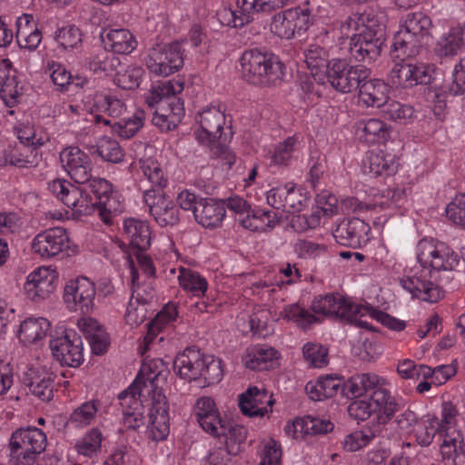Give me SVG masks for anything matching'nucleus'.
I'll return each mask as SVG.
<instances>
[{
  "label": "nucleus",
  "instance_id": "obj_55",
  "mask_svg": "<svg viewBox=\"0 0 465 465\" xmlns=\"http://www.w3.org/2000/svg\"><path fill=\"white\" fill-rule=\"evenodd\" d=\"M94 105L99 112L114 118L120 117L126 111L125 104L116 95L112 94L97 95Z\"/></svg>",
  "mask_w": 465,
  "mask_h": 465
},
{
  "label": "nucleus",
  "instance_id": "obj_46",
  "mask_svg": "<svg viewBox=\"0 0 465 465\" xmlns=\"http://www.w3.org/2000/svg\"><path fill=\"white\" fill-rule=\"evenodd\" d=\"M303 56L312 74H317L322 68L327 69L328 64L331 62L328 60V52L317 44H312L305 47Z\"/></svg>",
  "mask_w": 465,
  "mask_h": 465
},
{
  "label": "nucleus",
  "instance_id": "obj_7",
  "mask_svg": "<svg viewBox=\"0 0 465 465\" xmlns=\"http://www.w3.org/2000/svg\"><path fill=\"white\" fill-rule=\"evenodd\" d=\"M311 310L315 314L331 315L346 322L350 324L375 331L376 329L366 321H362L364 316L362 304H356L341 295L327 294L325 296L315 297L312 302Z\"/></svg>",
  "mask_w": 465,
  "mask_h": 465
},
{
  "label": "nucleus",
  "instance_id": "obj_26",
  "mask_svg": "<svg viewBox=\"0 0 465 465\" xmlns=\"http://www.w3.org/2000/svg\"><path fill=\"white\" fill-rule=\"evenodd\" d=\"M343 380L332 374L319 377L305 385L306 393L312 401H323L335 396L339 391L342 392Z\"/></svg>",
  "mask_w": 465,
  "mask_h": 465
},
{
  "label": "nucleus",
  "instance_id": "obj_11",
  "mask_svg": "<svg viewBox=\"0 0 465 465\" xmlns=\"http://www.w3.org/2000/svg\"><path fill=\"white\" fill-rule=\"evenodd\" d=\"M325 73L331 87L342 94L359 90L361 82L370 77V70L365 66L350 65L341 59L331 60Z\"/></svg>",
  "mask_w": 465,
  "mask_h": 465
},
{
  "label": "nucleus",
  "instance_id": "obj_35",
  "mask_svg": "<svg viewBox=\"0 0 465 465\" xmlns=\"http://www.w3.org/2000/svg\"><path fill=\"white\" fill-rule=\"evenodd\" d=\"M49 327L50 323L45 318L25 319L20 324L18 338L25 345L35 343L45 337Z\"/></svg>",
  "mask_w": 465,
  "mask_h": 465
},
{
  "label": "nucleus",
  "instance_id": "obj_24",
  "mask_svg": "<svg viewBox=\"0 0 465 465\" xmlns=\"http://www.w3.org/2000/svg\"><path fill=\"white\" fill-rule=\"evenodd\" d=\"M225 204L213 198H200L194 210L195 221L205 228L217 227L225 216Z\"/></svg>",
  "mask_w": 465,
  "mask_h": 465
},
{
  "label": "nucleus",
  "instance_id": "obj_52",
  "mask_svg": "<svg viewBox=\"0 0 465 465\" xmlns=\"http://www.w3.org/2000/svg\"><path fill=\"white\" fill-rule=\"evenodd\" d=\"M97 154L104 160L113 163H118L124 160V153L119 143L107 136H104L96 147Z\"/></svg>",
  "mask_w": 465,
  "mask_h": 465
},
{
  "label": "nucleus",
  "instance_id": "obj_51",
  "mask_svg": "<svg viewBox=\"0 0 465 465\" xmlns=\"http://www.w3.org/2000/svg\"><path fill=\"white\" fill-rule=\"evenodd\" d=\"M435 423H438V417L428 414L425 415L423 421L411 430L414 432L416 441L419 445L428 447L431 444L436 432L439 431Z\"/></svg>",
  "mask_w": 465,
  "mask_h": 465
},
{
  "label": "nucleus",
  "instance_id": "obj_48",
  "mask_svg": "<svg viewBox=\"0 0 465 465\" xmlns=\"http://www.w3.org/2000/svg\"><path fill=\"white\" fill-rule=\"evenodd\" d=\"M144 112L137 111L132 117L122 119L112 124V130L122 138L133 137L143 125Z\"/></svg>",
  "mask_w": 465,
  "mask_h": 465
},
{
  "label": "nucleus",
  "instance_id": "obj_27",
  "mask_svg": "<svg viewBox=\"0 0 465 465\" xmlns=\"http://www.w3.org/2000/svg\"><path fill=\"white\" fill-rule=\"evenodd\" d=\"M102 43L106 50L114 54H128L136 47L134 36L127 29H110L101 34Z\"/></svg>",
  "mask_w": 465,
  "mask_h": 465
},
{
  "label": "nucleus",
  "instance_id": "obj_36",
  "mask_svg": "<svg viewBox=\"0 0 465 465\" xmlns=\"http://www.w3.org/2000/svg\"><path fill=\"white\" fill-rule=\"evenodd\" d=\"M278 222L277 214L262 209L251 210V213L239 219V223L252 232L272 230Z\"/></svg>",
  "mask_w": 465,
  "mask_h": 465
},
{
  "label": "nucleus",
  "instance_id": "obj_4",
  "mask_svg": "<svg viewBox=\"0 0 465 465\" xmlns=\"http://www.w3.org/2000/svg\"><path fill=\"white\" fill-rule=\"evenodd\" d=\"M240 64L242 77L254 85H276L284 75L285 66L279 57L257 48L244 51Z\"/></svg>",
  "mask_w": 465,
  "mask_h": 465
},
{
  "label": "nucleus",
  "instance_id": "obj_64",
  "mask_svg": "<svg viewBox=\"0 0 465 465\" xmlns=\"http://www.w3.org/2000/svg\"><path fill=\"white\" fill-rule=\"evenodd\" d=\"M290 15L286 10L275 14L272 18L271 31L283 39H291L295 35L292 22L289 21Z\"/></svg>",
  "mask_w": 465,
  "mask_h": 465
},
{
  "label": "nucleus",
  "instance_id": "obj_9",
  "mask_svg": "<svg viewBox=\"0 0 465 465\" xmlns=\"http://www.w3.org/2000/svg\"><path fill=\"white\" fill-rule=\"evenodd\" d=\"M159 373L153 371L147 374L145 379L150 393L152 391V404L149 413V424L147 426L148 438L153 441L163 440L170 432L169 425V403L163 391L155 385Z\"/></svg>",
  "mask_w": 465,
  "mask_h": 465
},
{
  "label": "nucleus",
  "instance_id": "obj_47",
  "mask_svg": "<svg viewBox=\"0 0 465 465\" xmlns=\"http://www.w3.org/2000/svg\"><path fill=\"white\" fill-rule=\"evenodd\" d=\"M144 112L137 111L132 117L122 119L112 124V130L122 138L133 137L143 125Z\"/></svg>",
  "mask_w": 465,
  "mask_h": 465
},
{
  "label": "nucleus",
  "instance_id": "obj_56",
  "mask_svg": "<svg viewBox=\"0 0 465 465\" xmlns=\"http://www.w3.org/2000/svg\"><path fill=\"white\" fill-rule=\"evenodd\" d=\"M383 116L394 122H404L411 119L414 114L412 106L388 99L381 107Z\"/></svg>",
  "mask_w": 465,
  "mask_h": 465
},
{
  "label": "nucleus",
  "instance_id": "obj_25",
  "mask_svg": "<svg viewBox=\"0 0 465 465\" xmlns=\"http://www.w3.org/2000/svg\"><path fill=\"white\" fill-rule=\"evenodd\" d=\"M398 165L394 154L382 150H372L368 152L363 171L374 176L391 175L396 173Z\"/></svg>",
  "mask_w": 465,
  "mask_h": 465
},
{
  "label": "nucleus",
  "instance_id": "obj_1",
  "mask_svg": "<svg viewBox=\"0 0 465 465\" xmlns=\"http://www.w3.org/2000/svg\"><path fill=\"white\" fill-rule=\"evenodd\" d=\"M417 261L423 268L419 273L400 279L401 286L412 298L428 302H437L447 291L457 286V268L460 265L459 255L442 242L422 239L416 246Z\"/></svg>",
  "mask_w": 465,
  "mask_h": 465
},
{
  "label": "nucleus",
  "instance_id": "obj_31",
  "mask_svg": "<svg viewBox=\"0 0 465 465\" xmlns=\"http://www.w3.org/2000/svg\"><path fill=\"white\" fill-rule=\"evenodd\" d=\"M360 139L367 143H384L390 139V126L379 119L361 120L357 124Z\"/></svg>",
  "mask_w": 465,
  "mask_h": 465
},
{
  "label": "nucleus",
  "instance_id": "obj_17",
  "mask_svg": "<svg viewBox=\"0 0 465 465\" xmlns=\"http://www.w3.org/2000/svg\"><path fill=\"white\" fill-rule=\"evenodd\" d=\"M371 226L359 218H348L341 221L332 232L335 241L352 249L361 248L370 241Z\"/></svg>",
  "mask_w": 465,
  "mask_h": 465
},
{
  "label": "nucleus",
  "instance_id": "obj_37",
  "mask_svg": "<svg viewBox=\"0 0 465 465\" xmlns=\"http://www.w3.org/2000/svg\"><path fill=\"white\" fill-rule=\"evenodd\" d=\"M464 47L463 28L452 27L438 40L435 53L439 56L457 55Z\"/></svg>",
  "mask_w": 465,
  "mask_h": 465
},
{
  "label": "nucleus",
  "instance_id": "obj_59",
  "mask_svg": "<svg viewBox=\"0 0 465 465\" xmlns=\"http://www.w3.org/2000/svg\"><path fill=\"white\" fill-rule=\"evenodd\" d=\"M247 430L241 425H230L226 422V433L213 435L214 437H225V449L228 454H236L239 445L246 439Z\"/></svg>",
  "mask_w": 465,
  "mask_h": 465
},
{
  "label": "nucleus",
  "instance_id": "obj_6",
  "mask_svg": "<svg viewBox=\"0 0 465 465\" xmlns=\"http://www.w3.org/2000/svg\"><path fill=\"white\" fill-rule=\"evenodd\" d=\"M430 18L422 12L409 13L401 28L396 33L391 45L395 58L404 60L419 54L420 48L428 44Z\"/></svg>",
  "mask_w": 465,
  "mask_h": 465
},
{
  "label": "nucleus",
  "instance_id": "obj_13",
  "mask_svg": "<svg viewBox=\"0 0 465 465\" xmlns=\"http://www.w3.org/2000/svg\"><path fill=\"white\" fill-rule=\"evenodd\" d=\"M96 290L88 278L80 276L67 282L64 289V302L71 312L89 314L94 307Z\"/></svg>",
  "mask_w": 465,
  "mask_h": 465
},
{
  "label": "nucleus",
  "instance_id": "obj_38",
  "mask_svg": "<svg viewBox=\"0 0 465 465\" xmlns=\"http://www.w3.org/2000/svg\"><path fill=\"white\" fill-rule=\"evenodd\" d=\"M282 319L294 322L297 327L306 331L319 322V318L299 303L285 305L281 312Z\"/></svg>",
  "mask_w": 465,
  "mask_h": 465
},
{
  "label": "nucleus",
  "instance_id": "obj_2",
  "mask_svg": "<svg viewBox=\"0 0 465 465\" xmlns=\"http://www.w3.org/2000/svg\"><path fill=\"white\" fill-rule=\"evenodd\" d=\"M341 30L354 32L350 38V54L357 62L371 64L381 54L386 42V29L371 12L356 11L347 17Z\"/></svg>",
  "mask_w": 465,
  "mask_h": 465
},
{
  "label": "nucleus",
  "instance_id": "obj_20",
  "mask_svg": "<svg viewBox=\"0 0 465 465\" xmlns=\"http://www.w3.org/2000/svg\"><path fill=\"white\" fill-rule=\"evenodd\" d=\"M56 275L46 267H40L26 278L24 289L27 297L35 302L45 300L54 289Z\"/></svg>",
  "mask_w": 465,
  "mask_h": 465
},
{
  "label": "nucleus",
  "instance_id": "obj_19",
  "mask_svg": "<svg viewBox=\"0 0 465 465\" xmlns=\"http://www.w3.org/2000/svg\"><path fill=\"white\" fill-rule=\"evenodd\" d=\"M44 143L40 139L32 141L31 144H24L13 149L5 150L0 159V166H15L17 168L35 167L41 161L39 148Z\"/></svg>",
  "mask_w": 465,
  "mask_h": 465
},
{
  "label": "nucleus",
  "instance_id": "obj_18",
  "mask_svg": "<svg viewBox=\"0 0 465 465\" xmlns=\"http://www.w3.org/2000/svg\"><path fill=\"white\" fill-rule=\"evenodd\" d=\"M60 162L71 179L77 183H85L92 177L91 158L78 147L64 149L60 153Z\"/></svg>",
  "mask_w": 465,
  "mask_h": 465
},
{
  "label": "nucleus",
  "instance_id": "obj_58",
  "mask_svg": "<svg viewBox=\"0 0 465 465\" xmlns=\"http://www.w3.org/2000/svg\"><path fill=\"white\" fill-rule=\"evenodd\" d=\"M302 354L311 367L322 368L328 363V349L320 343H305L302 347Z\"/></svg>",
  "mask_w": 465,
  "mask_h": 465
},
{
  "label": "nucleus",
  "instance_id": "obj_62",
  "mask_svg": "<svg viewBox=\"0 0 465 465\" xmlns=\"http://www.w3.org/2000/svg\"><path fill=\"white\" fill-rule=\"evenodd\" d=\"M97 402L96 401H90L83 403L73 411L68 422L77 428L90 424L97 412Z\"/></svg>",
  "mask_w": 465,
  "mask_h": 465
},
{
  "label": "nucleus",
  "instance_id": "obj_33",
  "mask_svg": "<svg viewBox=\"0 0 465 465\" xmlns=\"http://www.w3.org/2000/svg\"><path fill=\"white\" fill-rule=\"evenodd\" d=\"M380 377L374 373H361L343 381L342 395L349 399L358 398L372 391L379 384Z\"/></svg>",
  "mask_w": 465,
  "mask_h": 465
},
{
  "label": "nucleus",
  "instance_id": "obj_23",
  "mask_svg": "<svg viewBox=\"0 0 465 465\" xmlns=\"http://www.w3.org/2000/svg\"><path fill=\"white\" fill-rule=\"evenodd\" d=\"M274 400L265 391L250 387L239 396V407L242 414L249 417H263L272 411Z\"/></svg>",
  "mask_w": 465,
  "mask_h": 465
},
{
  "label": "nucleus",
  "instance_id": "obj_39",
  "mask_svg": "<svg viewBox=\"0 0 465 465\" xmlns=\"http://www.w3.org/2000/svg\"><path fill=\"white\" fill-rule=\"evenodd\" d=\"M108 51L105 48L99 49L88 58V67L94 74H110L120 66V59Z\"/></svg>",
  "mask_w": 465,
  "mask_h": 465
},
{
  "label": "nucleus",
  "instance_id": "obj_3",
  "mask_svg": "<svg viewBox=\"0 0 465 465\" xmlns=\"http://www.w3.org/2000/svg\"><path fill=\"white\" fill-rule=\"evenodd\" d=\"M200 129L194 132L195 139L203 145L208 146L213 156L224 161L225 164L232 165L235 156L226 143L232 137V133H223L225 114L220 108L211 106L203 109L195 116Z\"/></svg>",
  "mask_w": 465,
  "mask_h": 465
},
{
  "label": "nucleus",
  "instance_id": "obj_5",
  "mask_svg": "<svg viewBox=\"0 0 465 465\" xmlns=\"http://www.w3.org/2000/svg\"><path fill=\"white\" fill-rule=\"evenodd\" d=\"M173 370L182 379L189 381L203 379L206 385L219 382L223 376L222 361L195 346L187 347L177 354Z\"/></svg>",
  "mask_w": 465,
  "mask_h": 465
},
{
  "label": "nucleus",
  "instance_id": "obj_44",
  "mask_svg": "<svg viewBox=\"0 0 465 465\" xmlns=\"http://www.w3.org/2000/svg\"><path fill=\"white\" fill-rule=\"evenodd\" d=\"M25 384L29 388L32 394L43 401H49L54 397V378L51 373L26 379Z\"/></svg>",
  "mask_w": 465,
  "mask_h": 465
},
{
  "label": "nucleus",
  "instance_id": "obj_16",
  "mask_svg": "<svg viewBox=\"0 0 465 465\" xmlns=\"http://www.w3.org/2000/svg\"><path fill=\"white\" fill-rule=\"evenodd\" d=\"M69 236L65 229L54 227L35 236L32 250L42 258L50 259L66 252L69 249Z\"/></svg>",
  "mask_w": 465,
  "mask_h": 465
},
{
  "label": "nucleus",
  "instance_id": "obj_10",
  "mask_svg": "<svg viewBox=\"0 0 465 465\" xmlns=\"http://www.w3.org/2000/svg\"><path fill=\"white\" fill-rule=\"evenodd\" d=\"M184 82L181 80H165L153 85L145 102L151 107H155L156 113L172 115L176 108L181 112V119L184 116L183 100L177 95L183 90Z\"/></svg>",
  "mask_w": 465,
  "mask_h": 465
},
{
  "label": "nucleus",
  "instance_id": "obj_8",
  "mask_svg": "<svg viewBox=\"0 0 465 465\" xmlns=\"http://www.w3.org/2000/svg\"><path fill=\"white\" fill-rule=\"evenodd\" d=\"M46 441V435L36 427L17 429L9 442L10 462L13 465H34L36 457L45 450Z\"/></svg>",
  "mask_w": 465,
  "mask_h": 465
},
{
  "label": "nucleus",
  "instance_id": "obj_30",
  "mask_svg": "<svg viewBox=\"0 0 465 465\" xmlns=\"http://www.w3.org/2000/svg\"><path fill=\"white\" fill-rule=\"evenodd\" d=\"M358 91L360 99L368 107L381 108L389 99V86L380 79H366Z\"/></svg>",
  "mask_w": 465,
  "mask_h": 465
},
{
  "label": "nucleus",
  "instance_id": "obj_12",
  "mask_svg": "<svg viewBox=\"0 0 465 465\" xmlns=\"http://www.w3.org/2000/svg\"><path fill=\"white\" fill-rule=\"evenodd\" d=\"M183 49L179 42L157 45L149 49L145 64L147 69L156 74L168 76L183 65Z\"/></svg>",
  "mask_w": 465,
  "mask_h": 465
},
{
  "label": "nucleus",
  "instance_id": "obj_42",
  "mask_svg": "<svg viewBox=\"0 0 465 465\" xmlns=\"http://www.w3.org/2000/svg\"><path fill=\"white\" fill-rule=\"evenodd\" d=\"M178 281L181 287L193 295L201 297L207 290V281L199 272L181 267Z\"/></svg>",
  "mask_w": 465,
  "mask_h": 465
},
{
  "label": "nucleus",
  "instance_id": "obj_41",
  "mask_svg": "<svg viewBox=\"0 0 465 465\" xmlns=\"http://www.w3.org/2000/svg\"><path fill=\"white\" fill-rule=\"evenodd\" d=\"M380 424L372 423L361 430H356L345 437L343 448L347 451H356L370 443V441L381 433Z\"/></svg>",
  "mask_w": 465,
  "mask_h": 465
},
{
  "label": "nucleus",
  "instance_id": "obj_61",
  "mask_svg": "<svg viewBox=\"0 0 465 465\" xmlns=\"http://www.w3.org/2000/svg\"><path fill=\"white\" fill-rule=\"evenodd\" d=\"M54 39L64 49H74L82 44V33L77 26L67 25L55 32Z\"/></svg>",
  "mask_w": 465,
  "mask_h": 465
},
{
  "label": "nucleus",
  "instance_id": "obj_43",
  "mask_svg": "<svg viewBox=\"0 0 465 465\" xmlns=\"http://www.w3.org/2000/svg\"><path fill=\"white\" fill-rule=\"evenodd\" d=\"M279 358V352L272 347H258L249 353L245 360V366L253 371L268 370L272 361Z\"/></svg>",
  "mask_w": 465,
  "mask_h": 465
},
{
  "label": "nucleus",
  "instance_id": "obj_57",
  "mask_svg": "<svg viewBox=\"0 0 465 465\" xmlns=\"http://www.w3.org/2000/svg\"><path fill=\"white\" fill-rule=\"evenodd\" d=\"M144 70L141 66L130 65L123 73H117L114 82L122 89L134 90L139 87Z\"/></svg>",
  "mask_w": 465,
  "mask_h": 465
},
{
  "label": "nucleus",
  "instance_id": "obj_50",
  "mask_svg": "<svg viewBox=\"0 0 465 465\" xmlns=\"http://www.w3.org/2000/svg\"><path fill=\"white\" fill-rule=\"evenodd\" d=\"M291 0H237V5L242 13L251 15L258 13H271L275 9L282 8Z\"/></svg>",
  "mask_w": 465,
  "mask_h": 465
},
{
  "label": "nucleus",
  "instance_id": "obj_45",
  "mask_svg": "<svg viewBox=\"0 0 465 465\" xmlns=\"http://www.w3.org/2000/svg\"><path fill=\"white\" fill-rule=\"evenodd\" d=\"M287 11L290 15L289 21L292 22L295 33L305 32L313 24V8L311 7L308 0L303 5Z\"/></svg>",
  "mask_w": 465,
  "mask_h": 465
},
{
  "label": "nucleus",
  "instance_id": "obj_29",
  "mask_svg": "<svg viewBox=\"0 0 465 465\" xmlns=\"http://www.w3.org/2000/svg\"><path fill=\"white\" fill-rule=\"evenodd\" d=\"M148 389V384L144 381L135 379L134 383L118 395L119 404L121 406L123 417L131 416L134 413L143 414V406L142 401L137 397Z\"/></svg>",
  "mask_w": 465,
  "mask_h": 465
},
{
  "label": "nucleus",
  "instance_id": "obj_63",
  "mask_svg": "<svg viewBox=\"0 0 465 465\" xmlns=\"http://www.w3.org/2000/svg\"><path fill=\"white\" fill-rule=\"evenodd\" d=\"M389 82L394 88H412L411 73L409 63L396 64L390 72Z\"/></svg>",
  "mask_w": 465,
  "mask_h": 465
},
{
  "label": "nucleus",
  "instance_id": "obj_49",
  "mask_svg": "<svg viewBox=\"0 0 465 465\" xmlns=\"http://www.w3.org/2000/svg\"><path fill=\"white\" fill-rule=\"evenodd\" d=\"M160 201L159 205L152 210L151 215L162 227L176 224L179 221L178 209L173 201L167 198H160Z\"/></svg>",
  "mask_w": 465,
  "mask_h": 465
},
{
  "label": "nucleus",
  "instance_id": "obj_54",
  "mask_svg": "<svg viewBox=\"0 0 465 465\" xmlns=\"http://www.w3.org/2000/svg\"><path fill=\"white\" fill-rule=\"evenodd\" d=\"M297 139L293 136L288 137L282 143H280L272 152H270V164L278 166H287L295 150Z\"/></svg>",
  "mask_w": 465,
  "mask_h": 465
},
{
  "label": "nucleus",
  "instance_id": "obj_40",
  "mask_svg": "<svg viewBox=\"0 0 465 465\" xmlns=\"http://www.w3.org/2000/svg\"><path fill=\"white\" fill-rule=\"evenodd\" d=\"M50 192L57 197L68 208L74 209V205L81 197L82 189L65 180H54L48 184Z\"/></svg>",
  "mask_w": 465,
  "mask_h": 465
},
{
  "label": "nucleus",
  "instance_id": "obj_15",
  "mask_svg": "<svg viewBox=\"0 0 465 465\" xmlns=\"http://www.w3.org/2000/svg\"><path fill=\"white\" fill-rule=\"evenodd\" d=\"M85 183L94 194V200L98 203V211L104 223H111L112 214L123 211L124 205L120 201L117 192L113 190V185L103 178H90Z\"/></svg>",
  "mask_w": 465,
  "mask_h": 465
},
{
  "label": "nucleus",
  "instance_id": "obj_21",
  "mask_svg": "<svg viewBox=\"0 0 465 465\" xmlns=\"http://www.w3.org/2000/svg\"><path fill=\"white\" fill-rule=\"evenodd\" d=\"M194 411L203 430L212 435L226 433V421L220 416L213 399L202 397L197 401Z\"/></svg>",
  "mask_w": 465,
  "mask_h": 465
},
{
  "label": "nucleus",
  "instance_id": "obj_34",
  "mask_svg": "<svg viewBox=\"0 0 465 465\" xmlns=\"http://www.w3.org/2000/svg\"><path fill=\"white\" fill-rule=\"evenodd\" d=\"M177 317V311L175 306L167 305L161 312H159L153 320L149 322L147 325V333L143 337V346L139 347V351L142 355L144 354L150 343L156 337L157 333L169 322L174 321Z\"/></svg>",
  "mask_w": 465,
  "mask_h": 465
},
{
  "label": "nucleus",
  "instance_id": "obj_53",
  "mask_svg": "<svg viewBox=\"0 0 465 465\" xmlns=\"http://www.w3.org/2000/svg\"><path fill=\"white\" fill-rule=\"evenodd\" d=\"M102 440V431L93 428L76 443L75 448L79 454L93 457L100 451Z\"/></svg>",
  "mask_w": 465,
  "mask_h": 465
},
{
  "label": "nucleus",
  "instance_id": "obj_60",
  "mask_svg": "<svg viewBox=\"0 0 465 465\" xmlns=\"http://www.w3.org/2000/svg\"><path fill=\"white\" fill-rule=\"evenodd\" d=\"M309 201L307 193L301 187H296L293 183H287V199L285 213H300Z\"/></svg>",
  "mask_w": 465,
  "mask_h": 465
},
{
  "label": "nucleus",
  "instance_id": "obj_14",
  "mask_svg": "<svg viewBox=\"0 0 465 465\" xmlns=\"http://www.w3.org/2000/svg\"><path fill=\"white\" fill-rule=\"evenodd\" d=\"M49 347L53 357L62 366L77 368L84 362L83 341L74 330H66L63 335L52 338Z\"/></svg>",
  "mask_w": 465,
  "mask_h": 465
},
{
  "label": "nucleus",
  "instance_id": "obj_22",
  "mask_svg": "<svg viewBox=\"0 0 465 465\" xmlns=\"http://www.w3.org/2000/svg\"><path fill=\"white\" fill-rule=\"evenodd\" d=\"M385 380L381 378L378 386L371 391L370 401L380 414L376 416V422L380 428L387 424L397 411L401 410V403L391 394V391L384 387Z\"/></svg>",
  "mask_w": 465,
  "mask_h": 465
},
{
  "label": "nucleus",
  "instance_id": "obj_32",
  "mask_svg": "<svg viewBox=\"0 0 465 465\" xmlns=\"http://www.w3.org/2000/svg\"><path fill=\"white\" fill-rule=\"evenodd\" d=\"M380 377L374 373H361L343 381L342 395L349 399L358 398L372 391L379 384Z\"/></svg>",
  "mask_w": 465,
  "mask_h": 465
},
{
  "label": "nucleus",
  "instance_id": "obj_28",
  "mask_svg": "<svg viewBox=\"0 0 465 465\" xmlns=\"http://www.w3.org/2000/svg\"><path fill=\"white\" fill-rule=\"evenodd\" d=\"M123 230L132 247L138 252H144L150 247L152 232L147 222L127 218L124 221Z\"/></svg>",
  "mask_w": 465,
  "mask_h": 465
}]
</instances>
